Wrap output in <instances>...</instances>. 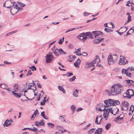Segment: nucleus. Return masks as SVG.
I'll return each mask as SVG.
<instances>
[{"instance_id": "13d9d810", "label": "nucleus", "mask_w": 134, "mask_h": 134, "mask_svg": "<svg viewBox=\"0 0 134 134\" xmlns=\"http://www.w3.org/2000/svg\"><path fill=\"white\" fill-rule=\"evenodd\" d=\"M37 85L38 88H41L42 87V86L40 83H37Z\"/></svg>"}, {"instance_id": "5fc2aeb1", "label": "nucleus", "mask_w": 134, "mask_h": 134, "mask_svg": "<svg viewBox=\"0 0 134 134\" xmlns=\"http://www.w3.org/2000/svg\"><path fill=\"white\" fill-rule=\"evenodd\" d=\"M82 109H82V108H78L76 110V111L77 112L81 110Z\"/></svg>"}, {"instance_id": "ddd939ff", "label": "nucleus", "mask_w": 134, "mask_h": 134, "mask_svg": "<svg viewBox=\"0 0 134 134\" xmlns=\"http://www.w3.org/2000/svg\"><path fill=\"white\" fill-rule=\"evenodd\" d=\"M94 62H93V61L89 63H87L86 64L85 66V68L88 69L89 67L91 66H94Z\"/></svg>"}, {"instance_id": "09e8293b", "label": "nucleus", "mask_w": 134, "mask_h": 134, "mask_svg": "<svg viewBox=\"0 0 134 134\" xmlns=\"http://www.w3.org/2000/svg\"><path fill=\"white\" fill-rule=\"evenodd\" d=\"M91 125V124H88L83 129L84 130H85L89 126H90Z\"/></svg>"}, {"instance_id": "c03bdc74", "label": "nucleus", "mask_w": 134, "mask_h": 134, "mask_svg": "<svg viewBox=\"0 0 134 134\" xmlns=\"http://www.w3.org/2000/svg\"><path fill=\"white\" fill-rule=\"evenodd\" d=\"M64 39V37H63L62 39H60V40L59 41V42H58L59 44H62V42L63 41Z\"/></svg>"}, {"instance_id": "a19ab883", "label": "nucleus", "mask_w": 134, "mask_h": 134, "mask_svg": "<svg viewBox=\"0 0 134 134\" xmlns=\"http://www.w3.org/2000/svg\"><path fill=\"white\" fill-rule=\"evenodd\" d=\"M129 110L130 111L132 110V113L134 110V106L133 105H131L130 107Z\"/></svg>"}, {"instance_id": "e2e57ef3", "label": "nucleus", "mask_w": 134, "mask_h": 134, "mask_svg": "<svg viewBox=\"0 0 134 134\" xmlns=\"http://www.w3.org/2000/svg\"><path fill=\"white\" fill-rule=\"evenodd\" d=\"M134 30L132 29V28H131L129 31L130 32H133Z\"/></svg>"}, {"instance_id": "8fccbe9b", "label": "nucleus", "mask_w": 134, "mask_h": 134, "mask_svg": "<svg viewBox=\"0 0 134 134\" xmlns=\"http://www.w3.org/2000/svg\"><path fill=\"white\" fill-rule=\"evenodd\" d=\"M104 31L107 32H110V29L105 28L104 29Z\"/></svg>"}, {"instance_id": "58836bf2", "label": "nucleus", "mask_w": 134, "mask_h": 134, "mask_svg": "<svg viewBox=\"0 0 134 134\" xmlns=\"http://www.w3.org/2000/svg\"><path fill=\"white\" fill-rule=\"evenodd\" d=\"M53 53L55 54V55L56 56H59V54L58 53L56 52L55 51H54L53 50H52Z\"/></svg>"}, {"instance_id": "49530a36", "label": "nucleus", "mask_w": 134, "mask_h": 134, "mask_svg": "<svg viewBox=\"0 0 134 134\" xmlns=\"http://www.w3.org/2000/svg\"><path fill=\"white\" fill-rule=\"evenodd\" d=\"M38 110H37V109H36V111H35L34 113V115H35V116H34V117H35V116H36V115L37 114H38Z\"/></svg>"}, {"instance_id": "de8ad7c7", "label": "nucleus", "mask_w": 134, "mask_h": 134, "mask_svg": "<svg viewBox=\"0 0 134 134\" xmlns=\"http://www.w3.org/2000/svg\"><path fill=\"white\" fill-rule=\"evenodd\" d=\"M35 124L37 126H41L42 125V124H40V123L38 122H36Z\"/></svg>"}, {"instance_id": "2eb2a0df", "label": "nucleus", "mask_w": 134, "mask_h": 134, "mask_svg": "<svg viewBox=\"0 0 134 134\" xmlns=\"http://www.w3.org/2000/svg\"><path fill=\"white\" fill-rule=\"evenodd\" d=\"M127 90V91L128 92V94L129 96H130L131 97L132 96H134V91L132 90L129 89Z\"/></svg>"}, {"instance_id": "338daca9", "label": "nucleus", "mask_w": 134, "mask_h": 134, "mask_svg": "<svg viewBox=\"0 0 134 134\" xmlns=\"http://www.w3.org/2000/svg\"><path fill=\"white\" fill-rule=\"evenodd\" d=\"M36 129L35 127H34V129H31V131H33L34 132H36V130H37V129Z\"/></svg>"}, {"instance_id": "a878e982", "label": "nucleus", "mask_w": 134, "mask_h": 134, "mask_svg": "<svg viewBox=\"0 0 134 134\" xmlns=\"http://www.w3.org/2000/svg\"><path fill=\"white\" fill-rule=\"evenodd\" d=\"M113 106H115L117 105H119L120 104V102L119 101L116 100H113Z\"/></svg>"}, {"instance_id": "7c9ffc66", "label": "nucleus", "mask_w": 134, "mask_h": 134, "mask_svg": "<svg viewBox=\"0 0 134 134\" xmlns=\"http://www.w3.org/2000/svg\"><path fill=\"white\" fill-rule=\"evenodd\" d=\"M93 41L94 43L96 44L100 42L99 38L93 40Z\"/></svg>"}, {"instance_id": "f704fd0d", "label": "nucleus", "mask_w": 134, "mask_h": 134, "mask_svg": "<svg viewBox=\"0 0 134 134\" xmlns=\"http://www.w3.org/2000/svg\"><path fill=\"white\" fill-rule=\"evenodd\" d=\"M47 125L48 126L51 128H53L54 126V125L52 123H48Z\"/></svg>"}, {"instance_id": "6e6d98bb", "label": "nucleus", "mask_w": 134, "mask_h": 134, "mask_svg": "<svg viewBox=\"0 0 134 134\" xmlns=\"http://www.w3.org/2000/svg\"><path fill=\"white\" fill-rule=\"evenodd\" d=\"M40 124H42V125H44V122L43 120H41V122H40Z\"/></svg>"}, {"instance_id": "4be33fe9", "label": "nucleus", "mask_w": 134, "mask_h": 134, "mask_svg": "<svg viewBox=\"0 0 134 134\" xmlns=\"http://www.w3.org/2000/svg\"><path fill=\"white\" fill-rule=\"evenodd\" d=\"M72 112V114H73L75 112V109H76V107L74 105H72L70 108Z\"/></svg>"}, {"instance_id": "6ab92c4d", "label": "nucleus", "mask_w": 134, "mask_h": 134, "mask_svg": "<svg viewBox=\"0 0 134 134\" xmlns=\"http://www.w3.org/2000/svg\"><path fill=\"white\" fill-rule=\"evenodd\" d=\"M127 90L126 91V92L123 95V97L125 98H127L129 99H130L131 98L130 96H129V94H128V92Z\"/></svg>"}, {"instance_id": "69168bd1", "label": "nucleus", "mask_w": 134, "mask_h": 134, "mask_svg": "<svg viewBox=\"0 0 134 134\" xmlns=\"http://www.w3.org/2000/svg\"><path fill=\"white\" fill-rule=\"evenodd\" d=\"M97 66H98V67H100V68H103L102 66L100 64H97Z\"/></svg>"}, {"instance_id": "1a4fd4ad", "label": "nucleus", "mask_w": 134, "mask_h": 134, "mask_svg": "<svg viewBox=\"0 0 134 134\" xmlns=\"http://www.w3.org/2000/svg\"><path fill=\"white\" fill-rule=\"evenodd\" d=\"M128 63L127 60L124 58H120L119 61V64L120 65H125Z\"/></svg>"}, {"instance_id": "0eeeda50", "label": "nucleus", "mask_w": 134, "mask_h": 134, "mask_svg": "<svg viewBox=\"0 0 134 134\" xmlns=\"http://www.w3.org/2000/svg\"><path fill=\"white\" fill-rule=\"evenodd\" d=\"M52 53L49 52L46 55V62L47 63H51L52 61L53 58V55H52Z\"/></svg>"}, {"instance_id": "79ce46f5", "label": "nucleus", "mask_w": 134, "mask_h": 134, "mask_svg": "<svg viewBox=\"0 0 134 134\" xmlns=\"http://www.w3.org/2000/svg\"><path fill=\"white\" fill-rule=\"evenodd\" d=\"M76 79V77L75 76H74L72 78L69 79V81L70 82L74 81Z\"/></svg>"}, {"instance_id": "5701e85b", "label": "nucleus", "mask_w": 134, "mask_h": 134, "mask_svg": "<svg viewBox=\"0 0 134 134\" xmlns=\"http://www.w3.org/2000/svg\"><path fill=\"white\" fill-rule=\"evenodd\" d=\"M111 124L110 123H108L105 125V128L107 130H108L111 127Z\"/></svg>"}, {"instance_id": "ea45409f", "label": "nucleus", "mask_w": 134, "mask_h": 134, "mask_svg": "<svg viewBox=\"0 0 134 134\" xmlns=\"http://www.w3.org/2000/svg\"><path fill=\"white\" fill-rule=\"evenodd\" d=\"M31 70H29L27 72V74H26V76H28L30 75H31L32 74V73L31 72Z\"/></svg>"}, {"instance_id": "4468645a", "label": "nucleus", "mask_w": 134, "mask_h": 134, "mask_svg": "<svg viewBox=\"0 0 134 134\" xmlns=\"http://www.w3.org/2000/svg\"><path fill=\"white\" fill-rule=\"evenodd\" d=\"M124 82L128 84L129 86H134V81L130 80H126L124 81Z\"/></svg>"}, {"instance_id": "37998d69", "label": "nucleus", "mask_w": 134, "mask_h": 134, "mask_svg": "<svg viewBox=\"0 0 134 134\" xmlns=\"http://www.w3.org/2000/svg\"><path fill=\"white\" fill-rule=\"evenodd\" d=\"M18 3L20 5V6L21 7H24L25 6V4H24L23 3H22L20 2H19Z\"/></svg>"}, {"instance_id": "b1692460", "label": "nucleus", "mask_w": 134, "mask_h": 134, "mask_svg": "<svg viewBox=\"0 0 134 134\" xmlns=\"http://www.w3.org/2000/svg\"><path fill=\"white\" fill-rule=\"evenodd\" d=\"M78 91L77 89H76L73 92V96L74 97H76L78 96Z\"/></svg>"}, {"instance_id": "20e7f679", "label": "nucleus", "mask_w": 134, "mask_h": 134, "mask_svg": "<svg viewBox=\"0 0 134 134\" xmlns=\"http://www.w3.org/2000/svg\"><path fill=\"white\" fill-rule=\"evenodd\" d=\"M118 58V57L116 55H109L107 58L108 64H113L116 61Z\"/></svg>"}, {"instance_id": "f8f14e48", "label": "nucleus", "mask_w": 134, "mask_h": 134, "mask_svg": "<svg viewBox=\"0 0 134 134\" xmlns=\"http://www.w3.org/2000/svg\"><path fill=\"white\" fill-rule=\"evenodd\" d=\"M121 116V115H120V116H118V117L115 118L114 119V120L116 122H120L123 119L124 116L123 115L122 116L120 117Z\"/></svg>"}, {"instance_id": "393cba45", "label": "nucleus", "mask_w": 134, "mask_h": 134, "mask_svg": "<svg viewBox=\"0 0 134 134\" xmlns=\"http://www.w3.org/2000/svg\"><path fill=\"white\" fill-rule=\"evenodd\" d=\"M101 117V116H99V117H98V116H97V117L96 118V120H95V123L97 124H99L100 122V121L101 120H102V119L101 118L100 120V121L99 122H98V118H100Z\"/></svg>"}, {"instance_id": "7ed1b4c3", "label": "nucleus", "mask_w": 134, "mask_h": 134, "mask_svg": "<svg viewBox=\"0 0 134 134\" xmlns=\"http://www.w3.org/2000/svg\"><path fill=\"white\" fill-rule=\"evenodd\" d=\"M119 111V109L117 107H115L113 110L111 108L106 109L105 112L103 114L104 117L106 120L107 119L109 116V113H111L112 114L115 115L118 113Z\"/></svg>"}, {"instance_id": "e433bc0d", "label": "nucleus", "mask_w": 134, "mask_h": 134, "mask_svg": "<svg viewBox=\"0 0 134 134\" xmlns=\"http://www.w3.org/2000/svg\"><path fill=\"white\" fill-rule=\"evenodd\" d=\"M128 70H129L130 71H134V67H129L127 69Z\"/></svg>"}, {"instance_id": "680f3d73", "label": "nucleus", "mask_w": 134, "mask_h": 134, "mask_svg": "<svg viewBox=\"0 0 134 134\" xmlns=\"http://www.w3.org/2000/svg\"><path fill=\"white\" fill-rule=\"evenodd\" d=\"M34 88H31V90H33V92L35 93V91H34L36 90V87L35 86H34Z\"/></svg>"}, {"instance_id": "6e6552de", "label": "nucleus", "mask_w": 134, "mask_h": 134, "mask_svg": "<svg viewBox=\"0 0 134 134\" xmlns=\"http://www.w3.org/2000/svg\"><path fill=\"white\" fill-rule=\"evenodd\" d=\"M104 102L107 107L113 106V100L110 99L105 100Z\"/></svg>"}, {"instance_id": "aec40b11", "label": "nucleus", "mask_w": 134, "mask_h": 134, "mask_svg": "<svg viewBox=\"0 0 134 134\" xmlns=\"http://www.w3.org/2000/svg\"><path fill=\"white\" fill-rule=\"evenodd\" d=\"M58 52L61 54L65 55L66 54L61 48L58 49Z\"/></svg>"}, {"instance_id": "774afa93", "label": "nucleus", "mask_w": 134, "mask_h": 134, "mask_svg": "<svg viewBox=\"0 0 134 134\" xmlns=\"http://www.w3.org/2000/svg\"><path fill=\"white\" fill-rule=\"evenodd\" d=\"M11 34H12L11 33V32H10L9 33H8V34H6L5 35V36L7 37L8 36L10 35Z\"/></svg>"}, {"instance_id": "864d4df0", "label": "nucleus", "mask_w": 134, "mask_h": 134, "mask_svg": "<svg viewBox=\"0 0 134 134\" xmlns=\"http://www.w3.org/2000/svg\"><path fill=\"white\" fill-rule=\"evenodd\" d=\"M91 13H87L86 12H84V15L85 16H86L88 15L89 14H91Z\"/></svg>"}, {"instance_id": "3c124183", "label": "nucleus", "mask_w": 134, "mask_h": 134, "mask_svg": "<svg viewBox=\"0 0 134 134\" xmlns=\"http://www.w3.org/2000/svg\"><path fill=\"white\" fill-rule=\"evenodd\" d=\"M75 29V28H72V29H70V30H68L67 31H66L65 32V33H67L68 32H70V31H72L73 30H74Z\"/></svg>"}, {"instance_id": "4c0bfd02", "label": "nucleus", "mask_w": 134, "mask_h": 134, "mask_svg": "<svg viewBox=\"0 0 134 134\" xmlns=\"http://www.w3.org/2000/svg\"><path fill=\"white\" fill-rule=\"evenodd\" d=\"M79 63L77 62H75L74 63V66L77 68H79Z\"/></svg>"}, {"instance_id": "4d7b16f0", "label": "nucleus", "mask_w": 134, "mask_h": 134, "mask_svg": "<svg viewBox=\"0 0 134 134\" xmlns=\"http://www.w3.org/2000/svg\"><path fill=\"white\" fill-rule=\"evenodd\" d=\"M46 98V97H45L44 98V99L43 100V101L45 103V102H46L47 101L48 102V99H49V98H48V99H47V100H46L45 99Z\"/></svg>"}, {"instance_id": "c85d7f7f", "label": "nucleus", "mask_w": 134, "mask_h": 134, "mask_svg": "<svg viewBox=\"0 0 134 134\" xmlns=\"http://www.w3.org/2000/svg\"><path fill=\"white\" fill-rule=\"evenodd\" d=\"M58 88L60 91H62L64 93H65V90L64 88L62 87L61 86H59L58 87Z\"/></svg>"}, {"instance_id": "f3484780", "label": "nucleus", "mask_w": 134, "mask_h": 134, "mask_svg": "<svg viewBox=\"0 0 134 134\" xmlns=\"http://www.w3.org/2000/svg\"><path fill=\"white\" fill-rule=\"evenodd\" d=\"M11 124V122H10L9 120H7L4 122V123L3 124L4 127L5 126H8L10 125Z\"/></svg>"}, {"instance_id": "412c9836", "label": "nucleus", "mask_w": 134, "mask_h": 134, "mask_svg": "<svg viewBox=\"0 0 134 134\" xmlns=\"http://www.w3.org/2000/svg\"><path fill=\"white\" fill-rule=\"evenodd\" d=\"M102 128H99L95 132L96 133H97V134H100L101 133V132H102Z\"/></svg>"}, {"instance_id": "a211bd4d", "label": "nucleus", "mask_w": 134, "mask_h": 134, "mask_svg": "<svg viewBox=\"0 0 134 134\" xmlns=\"http://www.w3.org/2000/svg\"><path fill=\"white\" fill-rule=\"evenodd\" d=\"M15 92H17V91L16 90H14V91L12 92L15 96L17 98H20L21 97V95H20L18 93H15Z\"/></svg>"}, {"instance_id": "052dcab7", "label": "nucleus", "mask_w": 134, "mask_h": 134, "mask_svg": "<svg viewBox=\"0 0 134 134\" xmlns=\"http://www.w3.org/2000/svg\"><path fill=\"white\" fill-rule=\"evenodd\" d=\"M76 61L77 62H78V63H79V64H80V63L81 62V60L80 59L78 58L77 59V60H76Z\"/></svg>"}, {"instance_id": "9d476101", "label": "nucleus", "mask_w": 134, "mask_h": 134, "mask_svg": "<svg viewBox=\"0 0 134 134\" xmlns=\"http://www.w3.org/2000/svg\"><path fill=\"white\" fill-rule=\"evenodd\" d=\"M130 71L129 70H128L127 69H123L122 70V74H124L127 76L131 77V74L130 72H128Z\"/></svg>"}, {"instance_id": "f257e3e1", "label": "nucleus", "mask_w": 134, "mask_h": 134, "mask_svg": "<svg viewBox=\"0 0 134 134\" xmlns=\"http://www.w3.org/2000/svg\"><path fill=\"white\" fill-rule=\"evenodd\" d=\"M102 33L100 31H93L92 32H87L80 34L77 37L83 42L86 41L87 39L94 38L97 37L101 36Z\"/></svg>"}, {"instance_id": "423d86ee", "label": "nucleus", "mask_w": 134, "mask_h": 134, "mask_svg": "<svg viewBox=\"0 0 134 134\" xmlns=\"http://www.w3.org/2000/svg\"><path fill=\"white\" fill-rule=\"evenodd\" d=\"M107 107L106 106H105L103 103H100L96 107V110L97 111H104V113L105 110L107 109L106 108Z\"/></svg>"}, {"instance_id": "c756f323", "label": "nucleus", "mask_w": 134, "mask_h": 134, "mask_svg": "<svg viewBox=\"0 0 134 134\" xmlns=\"http://www.w3.org/2000/svg\"><path fill=\"white\" fill-rule=\"evenodd\" d=\"M13 87L14 88V90H18V84L16 83H15L13 85Z\"/></svg>"}, {"instance_id": "c9c22d12", "label": "nucleus", "mask_w": 134, "mask_h": 134, "mask_svg": "<svg viewBox=\"0 0 134 134\" xmlns=\"http://www.w3.org/2000/svg\"><path fill=\"white\" fill-rule=\"evenodd\" d=\"M73 75L72 73L67 72L66 74H64L63 76L67 75L68 77H69Z\"/></svg>"}, {"instance_id": "39448f33", "label": "nucleus", "mask_w": 134, "mask_h": 134, "mask_svg": "<svg viewBox=\"0 0 134 134\" xmlns=\"http://www.w3.org/2000/svg\"><path fill=\"white\" fill-rule=\"evenodd\" d=\"M15 2H13L12 3L13 4L12 5H11V4H7L6 5V6H5V7L8 8L9 7H11L12 8L10 9V11L11 12V14H13V13L11 12V10H13L14 9H18V11H19V10H23V8H20L18 6V5L17 4H15V5H14V4L15 3Z\"/></svg>"}, {"instance_id": "bf43d9fd", "label": "nucleus", "mask_w": 134, "mask_h": 134, "mask_svg": "<svg viewBox=\"0 0 134 134\" xmlns=\"http://www.w3.org/2000/svg\"><path fill=\"white\" fill-rule=\"evenodd\" d=\"M82 54H83V55H82L84 56H86L87 55V54L85 52H83Z\"/></svg>"}, {"instance_id": "a18cd8bd", "label": "nucleus", "mask_w": 134, "mask_h": 134, "mask_svg": "<svg viewBox=\"0 0 134 134\" xmlns=\"http://www.w3.org/2000/svg\"><path fill=\"white\" fill-rule=\"evenodd\" d=\"M5 85L4 84H0V87L1 88H3L6 89V87H5Z\"/></svg>"}, {"instance_id": "603ef678", "label": "nucleus", "mask_w": 134, "mask_h": 134, "mask_svg": "<svg viewBox=\"0 0 134 134\" xmlns=\"http://www.w3.org/2000/svg\"><path fill=\"white\" fill-rule=\"evenodd\" d=\"M23 86H24V89H25L27 87V82H26L24 85H23Z\"/></svg>"}, {"instance_id": "dca6fc26", "label": "nucleus", "mask_w": 134, "mask_h": 134, "mask_svg": "<svg viewBox=\"0 0 134 134\" xmlns=\"http://www.w3.org/2000/svg\"><path fill=\"white\" fill-rule=\"evenodd\" d=\"M100 61V59L98 55H96L95 59L93 61V62H94V63L95 64L97 63H98Z\"/></svg>"}, {"instance_id": "0e129e2a", "label": "nucleus", "mask_w": 134, "mask_h": 134, "mask_svg": "<svg viewBox=\"0 0 134 134\" xmlns=\"http://www.w3.org/2000/svg\"><path fill=\"white\" fill-rule=\"evenodd\" d=\"M71 55H70L69 56V61L70 62H71L72 61V60L71 59Z\"/></svg>"}, {"instance_id": "9b49d317", "label": "nucleus", "mask_w": 134, "mask_h": 134, "mask_svg": "<svg viewBox=\"0 0 134 134\" xmlns=\"http://www.w3.org/2000/svg\"><path fill=\"white\" fill-rule=\"evenodd\" d=\"M122 104L123 107L125 108V110H127L129 105V104L127 102L124 101L122 102Z\"/></svg>"}, {"instance_id": "2f4dec72", "label": "nucleus", "mask_w": 134, "mask_h": 134, "mask_svg": "<svg viewBox=\"0 0 134 134\" xmlns=\"http://www.w3.org/2000/svg\"><path fill=\"white\" fill-rule=\"evenodd\" d=\"M96 129L95 128H92L90 130L88 131V132L89 134H91L92 132H94V130Z\"/></svg>"}, {"instance_id": "72a5a7b5", "label": "nucleus", "mask_w": 134, "mask_h": 134, "mask_svg": "<svg viewBox=\"0 0 134 134\" xmlns=\"http://www.w3.org/2000/svg\"><path fill=\"white\" fill-rule=\"evenodd\" d=\"M12 2L10 1H7L4 4L3 6V7H5V5H7L8 4H10Z\"/></svg>"}, {"instance_id": "f03ea898", "label": "nucleus", "mask_w": 134, "mask_h": 134, "mask_svg": "<svg viewBox=\"0 0 134 134\" xmlns=\"http://www.w3.org/2000/svg\"><path fill=\"white\" fill-rule=\"evenodd\" d=\"M122 87V85L119 84H115L112 86L109 91H108V90H107L106 91L108 92V93L109 96L120 94L123 90Z\"/></svg>"}, {"instance_id": "cd10ccee", "label": "nucleus", "mask_w": 134, "mask_h": 134, "mask_svg": "<svg viewBox=\"0 0 134 134\" xmlns=\"http://www.w3.org/2000/svg\"><path fill=\"white\" fill-rule=\"evenodd\" d=\"M131 20V16L130 15L128 16L127 17V20L125 24V25L126 24H127L129 23V22H130V21Z\"/></svg>"}, {"instance_id": "bb28decb", "label": "nucleus", "mask_w": 134, "mask_h": 134, "mask_svg": "<svg viewBox=\"0 0 134 134\" xmlns=\"http://www.w3.org/2000/svg\"><path fill=\"white\" fill-rule=\"evenodd\" d=\"M64 116H60L59 118V119L62 122H66V121L65 120L64 118L63 117Z\"/></svg>"}, {"instance_id": "473e14b6", "label": "nucleus", "mask_w": 134, "mask_h": 134, "mask_svg": "<svg viewBox=\"0 0 134 134\" xmlns=\"http://www.w3.org/2000/svg\"><path fill=\"white\" fill-rule=\"evenodd\" d=\"M44 113H45V112L44 111L42 112L41 113V116L44 119H45L46 120L48 119V118H46V117H45Z\"/></svg>"}]
</instances>
